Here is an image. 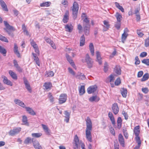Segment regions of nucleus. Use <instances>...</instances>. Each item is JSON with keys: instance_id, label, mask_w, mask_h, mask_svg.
I'll return each instance as SVG.
<instances>
[{"instance_id": "1", "label": "nucleus", "mask_w": 149, "mask_h": 149, "mask_svg": "<svg viewBox=\"0 0 149 149\" xmlns=\"http://www.w3.org/2000/svg\"><path fill=\"white\" fill-rule=\"evenodd\" d=\"M86 138L88 141L90 142H92V135L91 132L92 129V123L91 120L88 117L86 119Z\"/></svg>"}, {"instance_id": "52", "label": "nucleus", "mask_w": 149, "mask_h": 149, "mask_svg": "<svg viewBox=\"0 0 149 149\" xmlns=\"http://www.w3.org/2000/svg\"><path fill=\"white\" fill-rule=\"evenodd\" d=\"M30 41L31 45L33 47V48H36V47L38 46L37 44L33 40H31Z\"/></svg>"}, {"instance_id": "3", "label": "nucleus", "mask_w": 149, "mask_h": 149, "mask_svg": "<svg viewBox=\"0 0 149 149\" xmlns=\"http://www.w3.org/2000/svg\"><path fill=\"white\" fill-rule=\"evenodd\" d=\"M3 23L6 27V28H4V30L8 33L9 36L13 37L14 34L13 32L15 31V29L13 26L10 25L7 22L4 21Z\"/></svg>"}, {"instance_id": "12", "label": "nucleus", "mask_w": 149, "mask_h": 149, "mask_svg": "<svg viewBox=\"0 0 149 149\" xmlns=\"http://www.w3.org/2000/svg\"><path fill=\"white\" fill-rule=\"evenodd\" d=\"M118 139L120 144L123 147H124L125 141L123 136L121 134H119Z\"/></svg>"}, {"instance_id": "53", "label": "nucleus", "mask_w": 149, "mask_h": 149, "mask_svg": "<svg viewBox=\"0 0 149 149\" xmlns=\"http://www.w3.org/2000/svg\"><path fill=\"white\" fill-rule=\"evenodd\" d=\"M137 34L140 37H142L144 35V34L140 30H137Z\"/></svg>"}, {"instance_id": "7", "label": "nucleus", "mask_w": 149, "mask_h": 149, "mask_svg": "<svg viewBox=\"0 0 149 149\" xmlns=\"http://www.w3.org/2000/svg\"><path fill=\"white\" fill-rule=\"evenodd\" d=\"M97 86L96 85L88 87L87 90L88 93L91 94L92 93L96 92L97 93Z\"/></svg>"}, {"instance_id": "47", "label": "nucleus", "mask_w": 149, "mask_h": 149, "mask_svg": "<svg viewBox=\"0 0 149 149\" xmlns=\"http://www.w3.org/2000/svg\"><path fill=\"white\" fill-rule=\"evenodd\" d=\"M121 22H117L115 24V27L117 29H119L120 27Z\"/></svg>"}, {"instance_id": "34", "label": "nucleus", "mask_w": 149, "mask_h": 149, "mask_svg": "<svg viewBox=\"0 0 149 149\" xmlns=\"http://www.w3.org/2000/svg\"><path fill=\"white\" fill-rule=\"evenodd\" d=\"M74 146H78V145L79 144V142L78 137L77 136V135H75V136L74 139Z\"/></svg>"}, {"instance_id": "57", "label": "nucleus", "mask_w": 149, "mask_h": 149, "mask_svg": "<svg viewBox=\"0 0 149 149\" xmlns=\"http://www.w3.org/2000/svg\"><path fill=\"white\" fill-rule=\"evenodd\" d=\"M44 39L46 42L49 44L52 41L50 39L48 38L47 37H44Z\"/></svg>"}, {"instance_id": "36", "label": "nucleus", "mask_w": 149, "mask_h": 149, "mask_svg": "<svg viewBox=\"0 0 149 149\" xmlns=\"http://www.w3.org/2000/svg\"><path fill=\"white\" fill-rule=\"evenodd\" d=\"M149 78V74L148 73L145 74L141 79V81H145L147 80Z\"/></svg>"}, {"instance_id": "9", "label": "nucleus", "mask_w": 149, "mask_h": 149, "mask_svg": "<svg viewBox=\"0 0 149 149\" xmlns=\"http://www.w3.org/2000/svg\"><path fill=\"white\" fill-rule=\"evenodd\" d=\"M1 77L3 79V81L5 84L11 86L13 85L12 82L10 80H8L6 76L2 75L1 76Z\"/></svg>"}, {"instance_id": "19", "label": "nucleus", "mask_w": 149, "mask_h": 149, "mask_svg": "<svg viewBox=\"0 0 149 149\" xmlns=\"http://www.w3.org/2000/svg\"><path fill=\"white\" fill-rule=\"evenodd\" d=\"M18 47L16 43L14 44V52L18 57H20V54L18 50Z\"/></svg>"}, {"instance_id": "21", "label": "nucleus", "mask_w": 149, "mask_h": 149, "mask_svg": "<svg viewBox=\"0 0 149 149\" xmlns=\"http://www.w3.org/2000/svg\"><path fill=\"white\" fill-rule=\"evenodd\" d=\"M14 102L16 104L22 107H25V105L24 103L20 100L15 99L14 100Z\"/></svg>"}, {"instance_id": "17", "label": "nucleus", "mask_w": 149, "mask_h": 149, "mask_svg": "<svg viewBox=\"0 0 149 149\" xmlns=\"http://www.w3.org/2000/svg\"><path fill=\"white\" fill-rule=\"evenodd\" d=\"M0 4L3 10L5 11H8L7 6L3 0H0Z\"/></svg>"}, {"instance_id": "62", "label": "nucleus", "mask_w": 149, "mask_h": 149, "mask_svg": "<svg viewBox=\"0 0 149 149\" xmlns=\"http://www.w3.org/2000/svg\"><path fill=\"white\" fill-rule=\"evenodd\" d=\"M142 91L145 93H147L148 91V90L147 88H142Z\"/></svg>"}, {"instance_id": "43", "label": "nucleus", "mask_w": 149, "mask_h": 149, "mask_svg": "<svg viewBox=\"0 0 149 149\" xmlns=\"http://www.w3.org/2000/svg\"><path fill=\"white\" fill-rule=\"evenodd\" d=\"M128 34H125V33H123L122 35V42L123 43L124 42V41L126 39Z\"/></svg>"}, {"instance_id": "63", "label": "nucleus", "mask_w": 149, "mask_h": 149, "mask_svg": "<svg viewBox=\"0 0 149 149\" xmlns=\"http://www.w3.org/2000/svg\"><path fill=\"white\" fill-rule=\"evenodd\" d=\"M140 10V8H138L134 10V14L136 15L139 14V11Z\"/></svg>"}, {"instance_id": "16", "label": "nucleus", "mask_w": 149, "mask_h": 149, "mask_svg": "<svg viewBox=\"0 0 149 149\" xmlns=\"http://www.w3.org/2000/svg\"><path fill=\"white\" fill-rule=\"evenodd\" d=\"M69 20V11H66L64 15L63 18V22L64 23L67 22Z\"/></svg>"}, {"instance_id": "39", "label": "nucleus", "mask_w": 149, "mask_h": 149, "mask_svg": "<svg viewBox=\"0 0 149 149\" xmlns=\"http://www.w3.org/2000/svg\"><path fill=\"white\" fill-rule=\"evenodd\" d=\"M22 122L24 124L27 125H29V123L27 122V117L25 116H23L22 117Z\"/></svg>"}, {"instance_id": "27", "label": "nucleus", "mask_w": 149, "mask_h": 149, "mask_svg": "<svg viewBox=\"0 0 149 149\" xmlns=\"http://www.w3.org/2000/svg\"><path fill=\"white\" fill-rule=\"evenodd\" d=\"M9 73L12 78L14 79H17V74L13 72L12 71L10 70L9 71Z\"/></svg>"}, {"instance_id": "4", "label": "nucleus", "mask_w": 149, "mask_h": 149, "mask_svg": "<svg viewBox=\"0 0 149 149\" xmlns=\"http://www.w3.org/2000/svg\"><path fill=\"white\" fill-rule=\"evenodd\" d=\"M78 10L79 6L78 3L76 2H74L73 4L72 11L73 18L74 19L77 17Z\"/></svg>"}, {"instance_id": "28", "label": "nucleus", "mask_w": 149, "mask_h": 149, "mask_svg": "<svg viewBox=\"0 0 149 149\" xmlns=\"http://www.w3.org/2000/svg\"><path fill=\"white\" fill-rule=\"evenodd\" d=\"M41 125L44 131L47 134H49V130L48 127L45 125L42 124Z\"/></svg>"}, {"instance_id": "56", "label": "nucleus", "mask_w": 149, "mask_h": 149, "mask_svg": "<svg viewBox=\"0 0 149 149\" xmlns=\"http://www.w3.org/2000/svg\"><path fill=\"white\" fill-rule=\"evenodd\" d=\"M47 76L52 77L54 75V73L52 71H50L47 73Z\"/></svg>"}, {"instance_id": "55", "label": "nucleus", "mask_w": 149, "mask_h": 149, "mask_svg": "<svg viewBox=\"0 0 149 149\" xmlns=\"http://www.w3.org/2000/svg\"><path fill=\"white\" fill-rule=\"evenodd\" d=\"M121 81L119 78H118L116 80L115 83L116 85H118L120 83Z\"/></svg>"}, {"instance_id": "59", "label": "nucleus", "mask_w": 149, "mask_h": 149, "mask_svg": "<svg viewBox=\"0 0 149 149\" xmlns=\"http://www.w3.org/2000/svg\"><path fill=\"white\" fill-rule=\"evenodd\" d=\"M147 55V53L145 52H143L141 53L140 56L141 57H143L146 56Z\"/></svg>"}, {"instance_id": "10", "label": "nucleus", "mask_w": 149, "mask_h": 149, "mask_svg": "<svg viewBox=\"0 0 149 149\" xmlns=\"http://www.w3.org/2000/svg\"><path fill=\"white\" fill-rule=\"evenodd\" d=\"M23 79L26 88L29 91L30 93H31L32 91L31 88L29 83L25 78L24 77Z\"/></svg>"}, {"instance_id": "18", "label": "nucleus", "mask_w": 149, "mask_h": 149, "mask_svg": "<svg viewBox=\"0 0 149 149\" xmlns=\"http://www.w3.org/2000/svg\"><path fill=\"white\" fill-rule=\"evenodd\" d=\"M114 71L118 75H120L121 74V70L119 66L118 65H116L114 68Z\"/></svg>"}, {"instance_id": "51", "label": "nucleus", "mask_w": 149, "mask_h": 149, "mask_svg": "<svg viewBox=\"0 0 149 149\" xmlns=\"http://www.w3.org/2000/svg\"><path fill=\"white\" fill-rule=\"evenodd\" d=\"M104 71L105 72H106L108 70V68L107 63L106 62H105L104 63Z\"/></svg>"}, {"instance_id": "24", "label": "nucleus", "mask_w": 149, "mask_h": 149, "mask_svg": "<svg viewBox=\"0 0 149 149\" xmlns=\"http://www.w3.org/2000/svg\"><path fill=\"white\" fill-rule=\"evenodd\" d=\"M75 77L76 78L81 80H84L86 78L85 75L80 73H78V74L75 76Z\"/></svg>"}, {"instance_id": "14", "label": "nucleus", "mask_w": 149, "mask_h": 149, "mask_svg": "<svg viewBox=\"0 0 149 149\" xmlns=\"http://www.w3.org/2000/svg\"><path fill=\"white\" fill-rule=\"evenodd\" d=\"M100 100L99 98L97 95L92 96L90 97L89 99V101L91 102H98Z\"/></svg>"}, {"instance_id": "40", "label": "nucleus", "mask_w": 149, "mask_h": 149, "mask_svg": "<svg viewBox=\"0 0 149 149\" xmlns=\"http://www.w3.org/2000/svg\"><path fill=\"white\" fill-rule=\"evenodd\" d=\"M65 28L66 31L71 32L72 31V26L71 25L70 26L68 24H67L65 26Z\"/></svg>"}, {"instance_id": "6", "label": "nucleus", "mask_w": 149, "mask_h": 149, "mask_svg": "<svg viewBox=\"0 0 149 149\" xmlns=\"http://www.w3.org/2000/svg\"><path fill=\"white\" fill-rule=\"evenodd\" d=\"M85 61L87 64L88 68H91L92 67L93 61L88 54H87L86 55Z\"/></svg>"}, {"instance_id": "64", "label": "nucleus", "mask_w": 149, "mask_h": 149, "mask_svg": "<svg viewBox=\"0 0 149 149\" xmlns=\"http://www.w3.org/2000/svg\"><path fill=\"white\" fill-rule=\"evenodd\" d=\"M143 74V71H140L138 72L137 74L138 77H142Z\"/></svg>"}, {"instance_id": "35", "label": "nucleus", "mask_w": 149, "mask_h": 149, "mask_svg": "<svg viewBox=\"0 0 149 149\" xmlns=\"http://www.w3.org/2000/svg\"><path fill=\"white\" fill-rule=\"evenodd\" d=\"M43 86L45 87V89H48L50 88L52 86L51 83L49 82L45 83L44 84Z\"/></svg>"}, {"instance_id": "48", "label": "nucleus", "mask_w": 149, "mask_h": 149, "mask_svg": "<svg viewBox=\"0 0 149 149\" xmlns=\"http://www.w3.org/2000/svg\"><path fill=\"white\" fill-rule=\"evenodd\" d=\"M31 141V139L29 137L27 138L24 141V143L25 144H28L30 143Z\"/></svg>"}, {"instance_id": "60", "label": "nucleus", "mask_w": 149, "mask_h": 149, "mask_svg": "<svg viewBox=\"0 0 149 149\" xmlns=\"http://www.w3.org/2000/svg\"><path fill=\"white\" fill-rule=\"evenodd\" d=\"M109 79H110V82H113L115 79L114 76L112 75H111L109 76Z\"/></svg>"}, {"instance_id": "49", "label": "nucleus", "mask_w": 149, "mask_h": 149, "mask_svg": "<svg viewBox=\"0 0 149 149\" xmlns=\"http://www.w3.org/2000/svg\"><path fill=\"white\" fill-rule=\"evenodd\" d=\"M135 64L136 65H138L140 64V60L137 56H136L135 58Z\"/></svg>"}, {"instance_id": "8", "label": "nucleus", "mask_w": 149, "mask_h": 149, "mask_svg": "<svg viewBox=\"0 0 149 149\" xmlns=\"http://www.w3.org/2000/svg\"><path fill=\"white\" fill-rule=\"evenodd\" d=\"M67 95L65 94H61L60 96L59 102L60 104L65 102L67 100Z\"/></svg>"}, {"instance_id": "15", "label": "nucleus", "mask_w": 149, "mask_h": 149, "mask_svg": "<svg viewBox=\"0 0 149 149\" xmlns=\"http://www.w3.org/2000/svg\"><path fill=\"white\" fill-rule=\"evenodd\" d=\"M32 142L33 146L36 149H42V147L37 141H33L32 140Z\"/></svg>"}, {"instance_id": "33", "label": "nucleus", "mask_w": 149, "mask_h": 149, "mask_svg": "<svg viewBox=\"0 0 149 149\" xmlns=\"http://www.w3.org/2000/svg\"><path fill=\"white\" fill-rule=\"evenodd\" d=\"M79 91L80 95L83 94L85 92L84 86H81L80 88H79Z\"/></svg>"}, {"instance_id": "42", "label": "nucleus", "mask_w": 149, "mask_h": 149, "mask_svg": "<svg viewBox=\"0 0 149 149\" xmlns=\"http://www.w3.org/2000/svg\"><path fill=\"white\" fill-rule=\"evenodd\" d=\"M0 40L3 41L8 42V41L7 39L5 36H3L0 34Z\"/></svg>"}, {"instance_id": "44", "label": "nucleus", "mask_w": 149, "mask_h": 149, "mask_svg": "<svg viewBox=\"0 0 149 149\" xmlns=\"http://www.w3.org/2000/svg\"><path fill=\"white\" fill-rule=\"evenodd\" d=\"M142 62L146 65H149V59H143L142 61Z\"/></svg>"}, {"instance_id": "5", "label": "nucleus", "mask_w": 149, "mask_h": 149, "mask_svg": "<svg viewBox=\"0 0 149 149\" xmlns=\"http://www.w3.org/2000/svg\"><path fill=\"white\" fill-rule=\"evenodd\" d=\"M21 131V128L20 127H16L11 130L8 133L10 135L13 136L19 133Z\"/></svg>"}, {"instance_id": "30", "label": "nucleus", "mask_w": 149, "mask_h": 149, "mask_svg": "<svg viewBox=\"0 0 149 149\" xmlns=\"http://www.w3.org/2000/svg\"><path fill=\"white\" fill-rule=\"evenodd\" d=\"M26 109L29 114L33 115H36V113L31 108L29 107H26Z\"/></svg>"}, {"instance_id": "31", "label": "nucleus", "mask_w": 149, "mask_h": 149, "mask_svg": "<svg viewBox=\"0 0 149 149\" xmlns=\"http://www.w3.org/2000/svg\"><path fill=\"white\" fill-rule=\"evenodd\" d=\"M122 120L121 118L120 117H118L117 119V124H118V128L120 129L121 127L122 124Z\"/></svg>"}, {"instance_id": "50", "label": "nucleus", "mask_w": 149, "mask_h": 149, "mask_svg": "<svg viewBox=\"0 0 149 149\" xmlns=\"http://www.w3.org/2000/svg\"><path fill=\"white\" fill-rule=\"evenodd\" d=\"M145 45L146 47L149 46V38H147L145 40Z\"/></svg>"}, {"instance_id": "25", "label": "nucleus", "mask_w": 149, "mask_h": 149, "mask_svg": "<svg viewBox=\"0 0 149 149\" xmlns=\"http://www.w3.org/2000/svg\"><path fill=\"white\" fill-rule=\"evenodd\" d=\"M134 133L136 136H139L140 133V130L139 126L135 127L134 128Z\"/></svg>"}, {"instance_id": "61", "label": "nucleus", "mask_w": 149, "mask_h": 149, "mask_svg": "<svg viewBox=\"0 0 149 149\" xmlns=\"http://www.w3.org/2000/svg\"><path fill=\"white\" fill-rule=\"evenodd\" d=\"M68 70L70 74H72L73 75H75V72L71 68H68Z\"/></svg>"}, {"instance_id": "58", "label": "nucleus", "mask_w": 149, "mask_h": 149, "mask_svg": "<svg viewBox=\"0 0 149 149\" xmlns=\"http://www.w3.org/2000/svg\"><path fill=\"white\" fill-rule=\"evenodd\" d=\"M123 115L124 116L125 119L127 120L128 119V116L127 113H126L125 111H123Z\"/></svg>"}, {"instance_id": "46", "label": "nucleus", "mask_w": 149, "mask_h": 149, "mask_svg": "<svg viewBox=\"0 0 149 149\" xmlns=\"http://www.w3.org/2000/svg\"><path fill=\"white\" fill-rule=\"evenodd\" d=\"M0 52L5 55L6 53V50L4 48L1 46V48H0Z\"/></svg>"}, {"instance_id": "29", "label": "nucleus", "mask_w": 149, "mask_h": 149, "mask_svg": "<svg viewBox=\"0 0 149 149\" xmlns=\"http://www.w3.org/2000/svg\"><path fill=\"white\" fill-rule=\"evenodd\" d=\"M115 16L117 19V22H120L122 19V16L121 15L118 13H116Z\"/></svg>"}, {"instance_id": "2", "label": "nucleus", "mask_w": 149, "mask_h": 149, "mask_svg": "<svg viewBox=\"0 0 149 149\" xmlns=\"http://www.w3.org/2000/svg\"><path fill=\"white\" fill-rule=\"evenodd\" d=\"M82 17L83 18L85 17L83 20V26L85 34L86 35H88L89 34L90 27L89 20L86 17L85 14L84 13L82 14Z\"/></svg>"}, {"instance_id": "20", "label": "nucleus", "mask_w": 149, "mask_h": 149, "mask_svg": "<svg viewBox=\"0 0 149 149\" xmlns=\"http://www.w3.org/2000/svg\"><path fill=\"white\" fill-rule=\"evenodd\" d=\"M64 114L65 115V118L64 121L66 123H68L69 122V119L70 118V113L67 111H64Z\"/></svg>"}, {"instance_id": "54", "label": "nucleus", "mask_w": 149, "mask_h": 149, "mask_svg": "<svg viewBox=\"0 0 149 149\" xmlns=\"http://www.w3.org/2000/svg\"><path fill=\"white\" fill-rule=\"evenodd\" d=\"M104 27H106L107 29H108V28L109 27V24L108 22L105 20L104 21Z\"/></svg>"}, {"instance_id": "37", "label": "nucleus", "mask_w": 149, "mask_h": 149, "mask_svg": "<svg viewBox=\"0 0 149 149\" xmlns=\"http://www.w3.org/2000/svg\"><path fill=\"white\" fill-rule=\"evenodd\" d=\"M115 4L117 8L120 10L122 12H124V9L122 6H120L117 2H115Z\"/></svg>"}, {"instance_id": "45", "label": "nucleus", "mask_w": 149, "mask_h": 149, "mask_svg": "<svg viewBox=\"0 0 149 149\" xmlns=\"http://www.w3.org/2000/svg\"><path fill=\"white\" fill-rule=\"evenodd\" d=\"M48 97L49 99L51 102H53L54 101V98L51 93H48Z\"/></svg>"}, {"instance_id": "11", "label": "nucleus", "mask_w": 149, "mask_h": 149, "mask_svg": "<svg viewBox=\"0 0 149 149\" xmlns=\"http://www.w3.org/2000/svg\"><path fill=\"white\" fill-rule=\"evenodd\" d=\"M112 110L113 113L115 114H117L119 112V109L117 103H114L112 106Z\"/></svg>"}, {"instance_id": "32", "label": "nucleus", "mask_w": 149, "mask_h": 149, "mask_svg": "<svg viewBox=\"0 0 149 149\" xmlns=\"http://www.w3.org/2000/svg\"><path fill=\"white\" fill-rule=\"evenodd\" d=\"M89 49L92 55L93 56L94 54V47L93 44L91 43L89 45Z\"/></svg>"}, {"instance_id": "23", "label": "nucleus", "mask_w": 149, "mask_h": 149, "mask_svg": "<svg viewBox=\"0 0 149 149\" xmlns=\"http://www.w3.org/2000/svg\"><path fill=\"white\" fill-rule=\"evenodd\" d=\"M96 54L97 61L100 64H101L102 63V62L100 53L99 52L97 51L96 52Z\"/></svg>"}, {"instance_id": "13", "label": "nucleus", "mask_w": 149, "mask_h": 149, "mask_svg": "<svg viewBox=\"0 0 149 149\" xmlns=\"http://www.w3.org/2000/svg\"><path fill=\"white\" fill-rule=\"evenodd\" d=\"M65 56L68 61L74 68H75V65L71 57L68 54H66Z\"/></svg>"}, {"instance_id": "38", "label": "nucleus", "mask_w": 149, "mask_h": 149, "mask_svg": "<svg viewBox=\"0 0 149 149\" xmlns=\"http://www.w3.org/2000/svg\"><path fill=\"white\" fill-rule=\"evenodd\" d=\"M51 4L50 2L47 1L45 2H44L42 3H40V6L41 7L46 6L47 7L49 6Z\"/></svg>"}, {"instance_id": "26", "label": "nucleus", "mask_w": 149, "mask_h": 149, "mask_svg": "<svg viewBox=\"0 0 149 149\" xmlns=\"http://www.w3.org/2000/svg\"><path fill=\"white\" fill-rule=\"evenodd\" d=\"M85 43V38L84 35H83L81 37L80 39V45L81 46H83Z\"/></svg>"}, {"instance_id": "41", "label": "nucleus", "mask_w": 149, "mask_h": 149, "mask_svg": "<svg viewBox=\"0 0 149 149\" xmlns=\"http://www.w3.org/2000/svg\"><path fill=\"white\" fill-rule=\"evenodd\" d=\"M42 135V134L40 133H33L32 134L33 137L36 138H39Z\"/></svg>"}, {"instance_id": "22", "label": "nucleus", "mask_w": 149, "mask_h": 149, "mask_svg": "<svg viewBox=\"0 0 149 149\" xmlns=\"http://www.w3.org/2000/svg\"><path fill=\"white\" fill-rule=\"evenodd\" d=\"M120 91L123 97H126L127 96V89L124 88H122L120 90Z\"/></svg>"}]
</instances>
